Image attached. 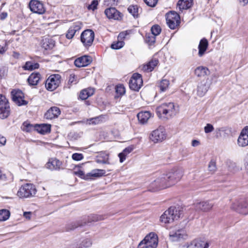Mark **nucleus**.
Listing matches in <instances>:
<instances>
[{
	"label": "nucleus",
	"instance_id": "f3484780",
	"mask_svg": "<svg viewBox=\"0 0 248 248\" xmlns=\"http://www.w3.org/2000/svg\"><path fill=\"white\" fill-rule=\"evenodd\" d=\"M29 7L31 12L38 14H43L45 12L43 4L37 0H31L29 3Z\"/></svg>",
	"mask_w": 248,
	"mask_h": 248
},
{
	"label": "nucleus",
	"instance_id": "ddd939ff",
	"mask_svg": "<svg viewBox=\"0 0 248 248\" xmlns=\"http://www.w3.org/2000/svg\"><path fill=\"white\" fill-rule=\"evenodd\" d=\"M166 134L164 128L159 126L151 133L150 138L154 142H161L166 139Z\"/></svg>",
	"mask_w": 248,
	"mask_h": 248
},
{
	"label": "nucleus",
	"instance_id": "a18cd8bd",
	"mask_svg": "<svg viewBox=\"0 0 248 248\" xmlns=\"http://www.w3.org/2000/svg\"><path fill=\"white\" fill-rule=\"evenodd\" d=\"M83 224L79 223V221L72 222L67 226L68 230H73L78 226H83Z\"/></svg>",
	"mask_w": 248,
	"mask_h": 248
},
{
	"label": "nucleus",
	"instance_id": "1a4fd4ad",
	"mask_svg": "<svg viewBox=\"0 0 248 248\" xmlns=\"http://www.w3.org/2000/svg\"><path fill=\"white\" fill-rule=\"evenodd\" d=\"M182 175V171L178 169H173L165 174L169 186L177 183L181 179Z\"/></svg>",
	"mask_w": 248,
	"mask_h": 248
},
{
	"label": "nucleus",
	"instance_id": "e433bc0d",
	"mask_svg": "<svg viewBox=\"0 0 248 248\" xmlns=\"http://www.w3.org/2000/svg\"><path fill=\"white\" fill-rule=\"evenodd\" d=\"M39 64L36 62H27L23 66V68L26 70L32 71L39 68Z\"/></svg>",
	"mask_w": 248,
	"mask_h": 248
},
{
	"label": "nucleus",
	"instance_id": "49530a36",
	"mask_svg": "<svg viewBox=\"0 0 248 248\" xmlns=\"http://www.w3.org/2000/svg\"><path fill=\"white\" fill-rule=\"evenodd\" d=\"M123 41H118L111 44V47L114 49H119L121 48L124 45Z\"/></svg>",
	"mask_w": 248,
	"mask_h": 248
},
{
	"label": "nucleus",
	"instance_id": "bb28decb",
	"mask_svg": "<svg viewBox=\"0 0 248 248\" xmlns=\"http://www.w3.org/2000/svg\"><path fill=\"white\" fill-rule=\"evenodd\" d=\"M170 239L173 241H176L181 239H185L186 235L182 230H178L175 232H170L169 234Z\"/></svg>",
	"mask_w": 248,
	"mask_h": 248
},
{
	"label": "nucleus",
	"instance_id": "2eb2a0df",
	"mask_svg": "<svg viewBox=\"0 0 248 248\" xmlns=\"http://www.w3.org/2000/svg\"><path fill=\"white\" fill-rule=\"evenodd\" d=\"M11 95L13 101L18 106L25 105L27 104L24 99V93L20 90H14L11 92Z\"/></svg>",
	"mask_w": 248,
	"mask_h": 248
},
{
	"label": "nucleus",
	"instance_id": "c03bdc74",
	"mask_svg": "<svg viewBox=\"0 0 248 248\" xmlns=\"http://www.w3.org/2000/svg\"><path fill=\"white\" fill-rule=\"evenodd\" d=\"M208 170L211 173H213L217 170L216 162L214 160H211L208 164Z\"/></svg>",
	"mask_w": 248,
	"mask_h": 248
},
{
	"label": "nucleus",
	"instance_id": "20e7f679",
	"mask_svg": "<svg viewBox=\"0 0 248 248\" xmlns=\"http://www.w3.org/2000/svg\"><path fill=\"white\" fill-rule=\"evenodd\" d=\"M36 189L31 184H26L22 186L17 191V195L20 198H30L35 195Z\"/></svg>",
	"mask_w": 248,
	"mask_h": 248
},
{
	"label": "nucleus",
	"instance_id": "603ef678",
	"mask_svg": "<svg viewBox=\"0 0 248 248\" xmlns=\"http://www.w3.org/2000/svg\"><path fill=\"white\" fill-rule=\"evenodd\" d=\"M98 4V1L96 0H93L92 1L91 4L89 5L88 8L89 10H94L97 8Z\"/></svg>",
	"mask_w": 248,
	"mask_h": 248
},
{
	"label": "nucleus",
	"instance_id": "4468645a",
	"mask_svg": "<svg viewBox=\"0 0 248 248\" xmlns=\"http://www.w3.org/2000/svg\"><path fill=\"white\" fill-rule=\"evenodd\" d=\"M143 81L141 75L139 73H134L129 82L130 88L135 91H138L142 85Z\"/></svg>",
	"mask_w": 248,
	"mask_h": 248
},
{
	"label": "nucleus",
	"instance_id": "b1692460",
	"mask_svg": "<svg viewBox=\"0 0 248 248\" xmlns=\"http://www.w3.org/2000/svg\"><path fill=\"white\" fill-rule=\"evenodd\" d=\"M61 111L59 108L53 107L49 108L45 114V117L47 119H52L58 117Z\"/></svg>",
	"mask_w": 248,
	"mask_h": 248
},
{
	"label": "nucleus",
	"instance_id": "6ab92c4d",
	"mask_svg": "<svg viewBox=\"0 0 248 248\" xmlns=\"http://www.w3.org/2000/svg\"><path fill=\"white\" fill-rule=\"evenodd\" d=\"M214 204L209 201H202L197 202L194 203V207L196 210L207 212L212 209Z\"/></svg>",
	"mask_w": 248,
	"mask_h": 248
},
{
	"label": "nucleus",
	"instance_id": "3c124183",
	"mask_svg": "<svg viewBox=\"0 0 248 248\" xmlns=\"http://www.w3.org/2000/svg\"><path fill=\"white\" fill-rule=\"evenodd\" d=\"M205 133H209L213 131L214 130V126L210 124H207L204 128Z\"/></svg>",
	"mask_w": 248,
	"mask_h": 248
},
{
	"label": "nucleus",
	"instance_id": "393cba45",
	"mask_svg": "<svg viewBox=\"0 0 248 248\" xmlns=\"http://www.w3.org/2000/svg\"><path fill=\"white\" fill-rule=\"evenodd\" d=\"M158 63V61L157 60H152L146 64L140 66V68L144 72H150L154 70Z\"/></svg>",
	"mask_w": 248,
	"mask_h": 248
},
{
	"label": "nucleus",
	"instance_id": "0e129e2a",
	"mask_svg": "<svg viewBox=\"0 0 248 248\" xmlns=\"http://www.w3.org/2000/svg\"><path fill=\"white\" fill-rule=\"evenodd\" d=\"M13 56L16 59H18L20 56V54L18 52L14 51L13 54Z\"/></svg>",
	"mask_w": 248,
	"mask_h": 248
},
{
	"label": "nucleus",
	"instance_id": "f257e3e1",
	"mask_svg": "<svg viewBox=\"0 0 248 248\" xmlns=\"http://www.w3.org/2000/svg\"><path fill=\"white\" fill-rule=\"evenodd\" d=\"M156 112L160 118L169 119L175 114V108L173 103H165L156 108Z\"/></svg>",
	"mask_w": 248,
	"mask_h": 248
},
{
	"label": "nucleus",
	"instance_id": "f704fd0d",
	"mask_svg": "<svg viewBox=\"0 0 248 248\" xmlns=\"http://www.w3.org/2000/svg\"><path fill=\"white\" fill-rule=\"evenodd\" d=\"M128 11L134 18H137L139 15V7L137 5H131L128 9Z\"/></svg>",
	"mask_w": 248,
	"mask_h": 248
},
{
	"label": "nucleus",
	"instance_id": "4c0bfd02",
	"mask_svg": "<svg viewBox=\"0 0 248 248\" xmlns=\"http://www.w3.org/2000/svg\"><path fill=\"white\" fill-rule=\"evenodd\" d=\"M21 129L23 131L30 132L32 130H35V125H33L28 122H25L21 126Z\"/></svg>",
	"mask_w": 248,
	"mask_h": 248
},
{
	"label": "nucleus",
	"instance_id": "9d476101",
	"mask_svg": "<svg viewBox=\"0 0 248 248\" xmlns=\"http://www.w3.org/2000/svg\"><path fill=\"white\" fill-rule=\"evenodd\" d=\"M10 112V108L6 98L0 94V119H3L8 117Z\"/></svg>",
	"mask_w": 248,
	"mask_h": 248
},
{
	"label": "nucleus",
	"instance_id": "412c9836",
	"mask_svg": "<svg viewBox=\"0 0 248 248\" xmlns=\"http://www.w3.org/2000/svg\"><path fill=\"white\" fill-rule=\"evenodd\" d=\"M81 25L82 24L80 22L74 23L67 31L66 34V37L68 39L73 38L76 32L81 29Z\"/></svg>",
	"mask_w": 248,
	"mask_h": 248
},
{
	"label": "nucleus",
	"instance_id": "c756f323",
	"mask_svg": "<svg viewBox=\"0 0 248 248\" xmlns=\"http://www.w3.org/2000/svg\"><path fill=\"white\" fill-rule=\"evenodd\" d=\"M208 46V42L206 39L203 38L200 41L198 46V54L199 56L202 57L204 54V52L207 48Z\"/></svg>",
	"mask_w": 248,
	"mask_h": 248
},
{
	"label": "nucleus",
	"instance_id": "a211bd4d",
	"mask_svg": "<svg viewBox=\"0 0 248 248\" xmlns=\"http://www.w3.org/2000/svg\"><path fill=\"white\" fill-rule=\"evenodd\" d=\"M237 143L239 146L243 147L248 145V126L242 130L238 138Z\"/></svg>",
	"mask_w": 248,
	"mask_h": 248
},
{
	"label": "nucleus",
	"instance_id": "8fccbe9b",
	"mask_svg": "<svg viewBox=\"0 0 248 248\" xmlns=\"http://www.w3.org/2000/svg\"><path fill=\"white\" fill-rule=\"evenodd\" d=\"M144 2L149 6L151 7H155L158 1V0H143Z\"/></svg>",
	"mask_w": 248,
	"mask_h": 248
},
{
	"label": "nucleus",
	"instance_id": "0eeeda50",
	"mask_svg": "<svg viewBox=\"0 0 248 248\" xmlns=\"http://www.w3.org/2000/svg\"><path fill=\"white\" fill-rule=\"evenodd\" d=\"M212 84V80L209 78H205L198 83L196 89V94L200 97L203 96Z\"/></svg>",
	"mask_w": 248,
	"mask_h": 248
},
{
	"label": "nucleus",
	"instance_id": "c85d7f7f",
	"mask_svg": "<svg viewBox=\"0 0 248 248\" xmlns=\"http://www.w3.org/2000/svg\"><path fill=\"white\" fill-rule=\"evenodd\" d=\"M193 5V0H179L177 7L180 11L190 8Z\"/></svg>",
	"mask_w": 248,
	"mask_h": 248
},
{
	"label": "nucleus",
	"instance_id": "69168bd1",
	"mask_svg": "<svg viewBox=\"0 0 248 248\" xmlns=\"http://www.w3.org/2000/svg\"><path fill=\"white\" fill-rule=\"evenodd\" d=\"M93 218L91 220V221H98V220H100L101 219L100 217H97L96 215L93 216Z\"/></svg>",
	"mask_w": 248,
	"mask_h": 248
},
{
	"label": "nucleus",
	"instance_id": "37998d69",
	"mask_svg": "<svg viewBox=\"0 0 248 248\" xmlns=\"http://www.w3.org/2000/svg\"><path fill=\"white\" fill-rule=\"evenodd\" d=\"M116 93L120 96H121L124 94L125 90L124 86L122 84L118 85L116 87Z\"/></svg>",
	"mask_w": 248,
	"mask_h": 248
},
{
	"label": "nucleus",
	"instance_id": "473e14b6",
	"mask_svg": "<svg viewBox=\"0 0 248 248\" xmlns=\"http://www.w3.org/2000/svg\"><path fill=\"white\" fill-rule=\"evenodd\" d=\"M54 46V44L52 40L48 38H44L42 40L41 46L46 50L52 48Z\"/></svg>",
	"mask_w": 248,
	"mask_h": 248
},
{
	"label": "nucleus",
	"instance_id": "680f3d73",
	"mask_svg": "<svg viewBox=\"0 0 248 248\" xmlns=\"http://www.w3.org/2000/svg\"><path fill=\"white\" fill-rule=\"evenodd\" d=\"M7 50V48L6 47H4L3 46H1L0 45V54H3Z\"/></svg>",
	"mask_w": 248,
	"mask_h": 248
},
{
	"label": "nucleus",
	"instance_id": "7c9ffc66",
	"mask_svg": "<svg viewBox=\"0 0 248 248\" xmlns=\"http://www.w3.org/2000/svg\"><path fill=\"white\" fill-rule=\"evenodd\" d=\"M40 79V74L36 73H32L28 78V81L31 85H36Z\"/></svg>",
	"mask_w": 248,
	"mask_h": 248
},
{
	"label": "nucleus",
	"instance_id": "2f4dec72",
	"mask_svg": "<svg viewBox=\"0 0 248 248\" xmlns=\"http://www.w3.org/2000/svg\"><path fill=\"white\" fill-rule=\"evenodd\" d=\"M94 93V89L92 88L82 90L80 93L79 97L82 100H85Z\"/></svg>",
	"mask_w": 248,
	"mask_h": 248
},
{
	"label": "nucleus",
	"instance_id": "79ce46f5",
	"mask_svg": "<svg viewBox=\"0 0 248 248\" xmlns=\"http://www.w3.org/2000/svg\"><path fill=\"white\" fill-rule=\"evenodd\" d=\"M203 246V241L199 240H195L191 243L192 248H202Z\"/></svg>",
	"mask_w": 248,
	"mask_h": 248
},
{
	"label": "nucleus",
	"instance_id": "13d9d810",
	"mask_svg": "<svg viewBox=\"0 0 248 248\" xmlns=\"http://www.w3.org/2000/svg\"><path fill=\"white\" fill-rule=\"evenodd\" d=\"M6 143V138L0 134V146H3L5 145Z\"/></svg>",
	"mask_w": 248,
	"mask_h": 248
},
{
	"label": "nucleus",
	"instance_id": "9b49d317",
	"mask_svg": "<svg viewBox=\"0 0 248 248\" xmlns=\"http://www.w3.org/2000/svg\"><path fill=\"white\" fill-rule=\"evenodd\" d=\"M151 187L153 188L152 191H155L158 189H161L169 187L167 179L165 174H161L150 185ZM151 190V189H150Z\"/></svg>",
	"mask_w": 248,
	"mask_h": 248
},
{
	"label": "nucleus",
	"instance_id": "aec40b11",
	"mask_svg": "<svg viewBox=\"0 0 248 248\" xmlns=\"http://www.w3.org/2000/svg\"><path fill=\"white\" fill-rule=\"evenodd\" d=\"M92 62L90 56L84 55L76 59L74 64L78 67H85L89 65Z\"/></svg>",
	"mask_w": 248,
	"mask_h": 248
},
{
	"label": "nucleus",
	"instance_id": "7ed1b4c3",
	"mask_svg": "<svg viewBox=\"0 0 248 248\" xmlns=\"http://www.w3.org/2000/svg\"><path fill=\"white\" fill-rule=\"evenodd\" d=\"M157 244V234L154 232H150L140 243L138 248H156Z\"/></svg>",
	"mask_w": 248,
	"mask_h": 248
},
{
	"label": "nucleus",
	"instance_id": "58836bf2",
	"mask_svg": "<svg viewBox=\"0 0 248 248\" xmlns=\"http://www.w3.org/2000/svg\"><path fill=\"white\" fill-rule=\"evenodd\" d=\"M169 85V80L166 79H163L160 81L158 87L161 92H165L168 89Z\"/></svg>",
	"mask_w": 248,
	"mask_h": 248
},
{
	"label": "nucleus",
	"instance_id": "6e6d98bb",
	"mask_svg": "<svg viewBox=\"0 0 248 248\" xmlns=\"http://www.w3.org/2000/svg\"><path fill=\"white\" fill-rule=\"evenodd\" d=\"M76 79V76L74 74H71L70 75L69 80H68V83L70 84H76L77 83V80Z\"/></svg>",
	"mask_w": 248,
	"mask_h": 248
},
{
	"label": "nucleus",
	"instance_id": "bf43d9fd",
	"mask_svg": "<svg viewBox=\"0 0 248 248\" xmlns=\"http://www.w3.org/2000/svg\"><path fill=\"white\" fill-rule=\"evenodd\" d=\"M200 142L199 140H192L191 145L193 147L198 146L199 145H200Z\"/></svg>",
	"mask_w": 248,
	"mask_h": 248
},
{
	"label": "nucleus",
	"instance_id": "338daca9",
	"mask_svg": "<svg viewBox=\"0 0 248 248\" xmlns=\"http://www.w3.org/2000/svg\"><path fill=\"white\" fill-rule=\"evenodd\" d=\"M240 3H242L243 5H246L248 3V0H237Z\"/></svg>",
	"mask_w": 248,
	"mask_h": 248
},
{
	"label": "nucleus",
	"instance_id": "ea45409f",
	"mask_svg": "<svg viewBox=\"0 0 248 248\" xmlns=\"http://www.w3.org/2000/svg\"><path fill=\"white\" fill-rule=\"evenodd\" d=\"M10 215L9 210L6 209L0 210V221H5L7 220Z\"/></svg>",
	"mask_w": 248,
	"mask_h": 248
},
{
	"label": "nucleus",
	"instance_id": "39448f33",
	"mask_svg": "<svg viewBox=\"0 0 248 248\" xmlns=\"http://www.w3.org/2000/svg\"><path fill=\"white\" fill-rule=\"evenodd\" d=\"M166 19L168 26L172 30L177 28L180 23V16L174 11H170L166 14Z\"/></svg>",
	"mask_w": 248,
	"mask_h": 248
},
{
	"label": "nucleus",
	"instance_id": "cd10ccee",
	"mask_svg": "<svg viewBox=\"0 0 248 248\" xmlns=\"http://www.w3.org/2000/svg\"><path fill=\"white\" fill-rule=\"evenodd\" d=\"M151 116V112L148 111H141L137 114L138 120L142 124L147 123Z\"/></svg>",
	"mask_w": 248,
	"mask_h": 248
},
{
	"label": "nucleus",
	"instance_id": "f03ea898",
	"mask_svg": "<svg viewBox=\"0 0 248 248\" xmlns=\"http://www.w3.org/2000/svg\"><path fill=\"white\" fill-rule=\"evenodd\" d=\"M181 214V211L179 209L171 206L160 216V221L165 224L170 223L174 220L178 219Z\"/></svg>",
	"mask_w": 248,
	"mask_h": 248
},
{
	"label": "nucleus",
	"instance_id": "a878e982",
	"mask_svg": "<svg viewBox=\"0 0 248 248\" xmlns=\"http://www.w3.org/2000/svg\"><path fill=\"white\" fill-rule=\"evenodd\" d=\"M35 130L38 133L45 135L50 133L51 131V125L49 124H41L35 125Z\"/></svg>",
	"mask_w": 248,
	"mask_h": 248
},
{
	"label": "nucleus",
	"instance_id": "423d86ee",
	"mask_svg": "<svg viewBox=\"0 0 248 248\" xmlns=\"http://www.w3.org/2000/svg\"><path fill=\"white\" fill-rule=\"evenodd\" d=\"M61 82V76L59 74L51 75L46 79L45 86L47 90L53 91L59 86Z\"/></svg>",
	"mask_w": 248,
	"mask_h": 248
},
{
	"label": "nucleus",
	"instance_id": "09e8293b",
	"mask_svg": "<svg viewBox=\"0 0 248 248\" xmlns=\"http://www.w3.org/2000/svg\"><path fill=\"white\" fill-rule=\"evenodd\" d=\"M83 157V155L80 153H74L72 155V159L75 161L81 160Z\"/></svg>",
	"mask_w": 248,
	"mask_h": 248
},
{
	"label": "nucleus",
	"instance_id": "6e6552de",
	"mask_svg": "<svg viewBox=\"0 0 248 248\" xmlns=\"http://www.w3.org/2000/svg\"><path fill=\"white\" fill-rule=\"evenodd\" d=\"M232 209L238 213L243 214H248V200L243 199L235 201L232 205Z\"/></svg>",
	"mask_w": 248,
	"mask_h": 248
},
{
	"label": "nucleus",
	"instance_id": "4be33fe9",
	"mask_svg": "<svg viewBox=\"0 0 248 248\" xmlns=\"http://www.w3.org/2000/svg\"><path fill=\"white\" fill-rule=\"evenodd\" d=\"M106 16L109 19L119 20L121 18V13L115 8H109L105 11Z\"/></svg>",
	"mask_w": 248,
	"mask_h": 248
},
{
	"label": "nucleus",
	"instance_id": "4d7b16f0",
	"mask_svg": "<svg viewBox=\"0 0 248 248\" xmlns=\"http://www.w3.org/2000/svg\"><path fill=\"white\" fill-rule=\"evenodd\" d=\"M7 181V177L0 170V182H5Z\"/></svg>",
	"mask_w": 248,
	"mask_h": 248
},
{
	"label": "nucleus",
	"instance_id": "72a5a7b5",
	"mask_svg": "<svg viewBox=\"0 0 248 248\" xmlns=\"http://www.w3.org/2000/svg\"><path fill=\"white\" fill-rule=\"evenodd\" d=\"M209 73L208 69L205 67L200 66L195 70V74L198 77H203Z\"/></svg>",
	"mask_w": 248,
	"mask_h": 248
},
{
	"label": "nucleus",
	"instance_id": "864d4df0",
	"mask_svg": "<svg viewBox=\"0 0 248 248\" xmlns=\"http://www.w3.org/2000/svg\"><path fill=\"white\" fill-rule=\"evenodd\" d=\"M96 162L99 164H109L108 156L107 155L105 158H98L96 160Z\"/></svg>",
	"mask_w": 248,
	"mask_h": 248
},
{
	"label": "nucleus",
	"instance_id": "e2e57ef3",
	"mask_svg": "<svg viewBox=\"0 0 248 248\" xmlns=\"http://www.w3.org/2000/svg\"><path fill=\"white\" fill-rule=\"evenodd\" d=\"M245 168L246 173L248 175V158L246 160L245 162Z\"/></svg>",
	"mask_w": 248,
	"mask_h": 248
},
{
	"label": "nucleus",
	"instance_id": "052dcab7",
	"mask_svg": "<svg viewBox=\"0 0 248 248\" xmlns=\"http://www.w3.org/2000/svg\"><path fill=\"white\" fill-rule=\"evenodd\" d=\"M7 12H2L0 13V19L2 20L5 19L7 17Z\"/></svg>",
	"mask_w": 248,
	"mask_h": 248
},
{
	"label": "nucleus",
	"instance_id": "774afa93",
	"mask_svg": "<svg viewBox=\"0 0 248 248\" xmlns=\"http://www.w3.org/2000/svg\"><path fill=\"white\" fill-rule=\"evenodd\" d=\"M30 212H24V217L28 219L30 218Z\"/></svg>",
	"mask_w": 248,
	"mask_h": 248
},
{
	"label": "nucleus",
	"instance_id": "c9c22d12",
	"mask_svg": "<svg viewBox=\"0 0 248 248\" xmlns=\"http://www.w3.org/2000/svg\"><path fill=\"white\" fill-rule=\"evenodd\" d=\"M133 150V148L130 147H128L125 148L122 153L119 154L118 156L120 158V162H123L125 158L126 155L131 153Z\"/></svg>",
	"mask_w": 248,
	"mask_h": 248
},
{
	"label": "nucleus",
	"instance_id": "dca6fc26",
	"mask_svg": "<svg viewBox=\"0 0 248 248\" xmlns=\"http://www.w3.org/2000/svg\"><path fill=\"white\" fill-rule=\"evenodd\" d=\"M75 174L79 177L86 179H89L88 177H98L102 176L105 174V170H104L96 169L93 170L91 172L89 173L86 177L85 176L84 172L81 170H78L74 172Z\"/></svg>",
	"mask_w": 248,
	"mask_h": 248
},
{
	"label": "nucleus",
	"instance_id": "f8f14e48",
	"mask_svg": "<svg viewBox=\"0 0 248 248\" xmlns=\"http://www.w3.org/2000/svg\"><path fill=\"white\" fill-rule=\"evenodd\" d=\"M94 33L91 30H86L83 31L80 36L81 42L84 46H90L94 40Z\"/></svg>",
	"mask_w": 248,
	"mask_h": 248
},
{
	"label": "nucleus",
	"instance_id": "de8ad7c7",
	"mask_svg": "<svg viewBox=\"0 0 248 248\" xmlns=\"http://www.w3.org/2000/svg\"><path fill=\"white\" fill-rule=\"evenodd\" d=\"M155 36L152 34L151 35L149 34L146 36L145 40L146 42L151 45L155 42Z\"/></svg>",
	"mask_w": 248,
	"mask_h": 248
},
{
	"label": "nucleus",
	"instance_id": "5701e85b",
	"mask_svg": "<svg viewBox=\"0 0 248 248\" xmlns=\"http://www.w3.org/2000/svg\"><path fill=\"white\" fill-rule=\"evenodd\" d=\"M62 163L56 158H51L46 164L47 168L50 170H60L62 169Z\"/></svg>",
	"mask_w": 248,
	"mask_h": 248
},
{
	"label": "nucleus",
	"instance_id": "5fc2aeb1",
	"mask_svg": "<svg viewBox=\"0 0 248 248\" xmlns=\"http://www.w3.org/2000/svg\"><path fill=\"white\" fill-rule=\"evenodd\" d=\"M100 117L92 118L88 120V121L89 122V124H96L99 123V122L100 121Z\"/></svg>",
	"mask_w": 248,
	"mask_h": 248
},
{
	"label": "nucleus",
	"instance_id": "a19ab883",
	"mask_svg": "<svg viewBox=\"0 0 248 248\" xmlns=\"http://www.w3.org/2000/svg\"><path fill=\"white\" fill-rule=\"evenodd\" d=\"M152 34L155 36L159 35L161 31L160 27L158 25H155L151 29Z\"/></svg>",
	"mask_w": 248,
	"mask_h": 248
}]
</instances>
